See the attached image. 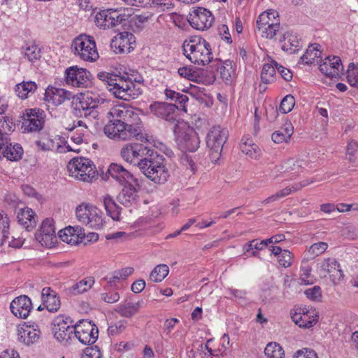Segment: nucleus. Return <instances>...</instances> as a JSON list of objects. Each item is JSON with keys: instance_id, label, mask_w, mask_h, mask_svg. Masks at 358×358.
I'll return each mask as SVG.
<instances>
[{"instance_id": "nucleus-9", "label": "nucleus", "mask_w": 358, "mask_h": 358, "mask_svg": "<svg viewBox=\"0 0 358 358\" xmlns=\"http://www.w3.org/2000/svg\"><path fill=\"white\" fill-rule=\"evenodd\" d=\"M228 138V131L220 126L210 129L206 136V145L210 150L211 162L216 164L220 158L224 144Z\"/></svg>"}, {"instance_id": "nucleus-38", "label": "nucleus", "mask_w": 358, "mask_h": 358, "mask_svg": "<svg viewBox=\"0 0 358 358\" xmlns=\"http://www.w3.org/2000/svg\"><path fill=\"white\" fill-rule=\"evenodd\" d=\"M266 358H285V351L282 347L276 342L268 343L264 349Z\"/></svg>"}, {"instance_id": "nucleus-44", "label": "nucleus", "mask_w": 358, "mask_h": 358, "mask_svg": "<svg viewBox=\"0 0 358 358\" xmlns=\"http://www.w3.org/2000/svg\"><path fill=\"white\" fill-rule=\"evenodd\" d=\"M274 20H279L278 13L275 10H268L267 12L261 13L257 20V24L273 25Z\"/></svg>"}, {"instance_id": "nucleus-11", "label": "nucleus", "mask_w": 358, "mask_h": 358, "mask_svg": "<svg viewBox=\"0 0 358 358\" xmlns=\"http://www.w3.org/2000/svg\"><path fill=\"white\" fill-rule=\"evenodd\" d=\"M179 149L182 152H195L200 144L196 132L191 128H182L178 124L173 127Z\"/></svg>"}, {"instance_id": "nucleus-56", "label": "nucleus", "mask_w": 358, "mask_h": 358, "mask_svg": "<svg viewBox=\"0 0 358 358\" xmlns=\"http://www.w3.org/2000/svg\"><path fill=\"white\" fill-rule=\"evenodd\" d=\"M292 253L288 250H283L282 253L278 257L279 264L284 268H287L292 265Z\"/></svg>"}, {"instance_id": "nucleus-52", "label": "nucleus", "mask_w": 358, "mask_h": 358, "mask_svg": "<svg viewBox=\"0 0 358 358\" xmlns=\"http://www.w3.org/2000/svg\"><path fill=\"white\" fill-rule=\"evenodd\" d=\"M267 246L266 241L262 240L260 242H257V240H252L244 245L243 250L244 254L250 252L251 250L255 249L257 252L262 250L264 247Z\"/></svg>"}, {"instance_id": "nucleus-24", "label": "nucleus", "mask_w": 358, "mask_h": 358, "mask_svg": "<svg viewBox=\"0 0 358 358\" xmlns=\"http://www.w3.org/2000/svg\"><path fill=\"white\" fill-rule=\"evenodd\" d=\"M320 71L326 76L336 78L343 69L341 59L339 57H327L319 66Z\"/></svg>"}, {"instance_id": "nucleus-17", "label": "nucleus", "mask_w": 358, "mask_h": 358, "mask_svg": "<svg viewBox=\"0 0 358 358\" xmlns=\"http://www.w3.org/2000/svg\"><path fill=\"white\" fill-rule=\"evenodd\" d=\"M153 150L141 143H127L121 149L120 155L125 162L131 164L135 159L147 158Z\"/></svg>"}, {"instance_id": "nucleus-15", "label": "nucleus", "mask_w": 358, "mask_h": 358, "mask_svg": "<svg viewBox=\"0 0 358 358\" xmlns=\"http://www.w3.org/2000/svg\"><path fill=\"white\" fill-rule=\"evenodd\" d=\"M178 107L175 104L165 102L155 101L151 103L147 109L148 113H152L157 117H160L167 122L173 125L178 124L176 120V109Z\"/></svg>"}, {"instance_id": "nucleus-25", "label": "nucleus", "mask_w": 358, "mask_h": 358, "mask_svg": "<svg viewBox=\"0 0 358 358\" xmlns=\"http://www.w3.org/2000/svg\"><path fill=\"white\" fill-rule=\"evenodd\" d=\"M43 306L52 313L57 312L61 306L60 299L51 287H44L41 291Z\"/></svg>"}, {"instance_id": "nucleus-62", "label": "nucleus", "mask_w": 358, "mask_h": 358, "mask_svg": "<svg viewBox=\"0 0 358 358\" xmlns=\"http://www.w3.org/2000/svg\"><path fill=\"white\" fill-rule=\"evenodd\" d=\"M293 358H318V357L314 350L305 348L297 350Z\"/></svg>"}, {"instance_id": "nucleus-3", "label": "nucleus", "mask_w": 358, "mask_h": 358, "mask_svg": "<svg viewBox=\"0 0 358 358\" xmlns=\"http://www.w3.org/2000/svg\"><path fill=\"white\" fill-rule=\"evenodd\" d=\"M97 77L117 99L130 101L137 99L141 94V91L133 85L127 73L117 75L100 72Z\"/></svg>"}, {"instance_id": "nucleus-47", "label": "nucleus", "mask_w": 358, "mask_h": 358, "mask_svg": "<svg viewBox=\"0 0 358 358\" xmlns=\"http://www.w3.org/2000/svg\"><path fill=\"white\" fill-rule=\"evenodd\" d=\"M275 74V66L272 64H265L262 67L261 80L264 84L271 83L274 80Z\"/></svg>"}, {"instance_id": "nucleus-18", "label": "nucleus", "mask_w": 358, "mask_h": 358, "mask_svg": "<svg viewBox=\"0 0 358 358\" xmlns=\"http://www.w3.org/2000/svg\"><path fill=\"white\" fill-rule=\"evenodd\" d=\"M35 238L42 245L50 247L56 242L54 220L51 218L44 220L40 229L36 232Z\"/></svg>"}, {"instance_id": "nucleus-2", "label": "nucleus", "mask_w": 358, "mask_h": 358, "mask_svg": "<svg viewBox=\"0 0 358 358\" xmlns=\"http://www.w3.org/2000/svg\"><path fill=\"white\" fill-rule=\"evenodd\" d=\"M109 176L123 186L122 191L117 196L118 202L126 207L136 203L138 199V195L132 182L139 187L138 180L123 166L117 163H112L108 166L106 173L102 176V178L106 180Z\"/></svg>"}, {"instance_id": "nucleus-26", "label": "nucleus", "mask_w": 358, "mask_h": 358, "mask_svg": "<svg viewBox=\"0 0 358 358\" xmlns=\"http://www.w3.org/2000/svg\"><path fill=\"white\" fill-rule=\"evenodd\" d=\"M17 218L19 224L27 231H32L36 227L38 222L35 212L28 207L20 208L17 213Z\"/></svg>"}, {"instance_id": "nucleus-10", "label": "nucleus", "mask_w": 358, "mask_h": 358, "mask_svg": "<svg viewBox=\"0 0 358 358\" xmlns=\"http://www.w3.org/2000/svg\"><path fill=\"white\" fill-rule=\"evenodd\" d=\"M76 214L80 222L90 228L99 229L103 226V213L94 206L80 205L76 208Z\"/></svg>"}, {"instance_id": "nucleus-57", "label": "nucleus", "mask_w": 358, "mask_h": 358, "mask_svg": "<svg viewBox=\"0 0 358 358\" xmlns=\"http://www.w3.org/2000/svg\"><path fill=\"white\" fill-rule=\"evenodd\" d=\"M152 3L159 11L171 10L174 6L171 0H153Z\"/></svg>"}, {"instance_id": "nucleus-28", "label": "nucleus", "mask_w": 358, "mask_h": 358, "mask_svg": "<svg viewBox=\"0 0 358 358\" xmlns=\"http://www.w3.org/2000/svg\"><path fill=\"white\" fill-rule=\"evenodd\" d=\"M40 331L31 329L30 326L23 325L18 328V341L26 345H30L36 343L39 338Z\"/></svg>"}, {"instance_id": "nucleus-61", "label": "nucleus", "mask_w": 358, "mask_h": 358, "mask_svg": "<svg viewBox=\"0 0 358 358\" xmlns=\"http://www.w3.org/2000/svg\"><path fill=\"white\" fill-rule=\"evenodd\" d=\"M4 202L11 208H16L20 203V199L14 193H7L4 196Z\"/></svg>"}, {"instance_id": "nucleus-37", "label": "nucleus", "mask_w": 358, "mask_h": 358, "mask_svg": "<svg viewBox=\"0 0 358 358\" xmlns=\"http://www.w3.org/2000/svg\"><path fill=\"white\" fill-rule=\"evenodd\" d=\"M308 185L307 182H301L300 183L299 185H296V186H293L292 188L291 187H287L284 189H282V190L276 192L275 194L268 196V198H266V199H264V201H262V203L263 204H268V203H270L271 202H274L281 198H283L287 195H289L292 191V189L295 191L301 189L302 187H305Z\"/></svg>"}, {"instance_id": "nucleus-51", "label": "nucleus", "mask_w": 358, "mask_h": 358, "mask_svg": "<svg viewBox=\"0 0 358 358\" xmlns=\"http://www.w3.org/2000/svg\"><path fill=\"white\" fill-rule=\"evenodd\" d=\"M295 105V99L294 97L291 95L288 94L286 95L282 100L281 101L279 110L282 113H289L294 108Z\"/></svg>"}, {"instance_id": "nucleus-40", "label": "nucleus", "mask_w": 358, "mask_h": 358, "mask_svg": "<svg viewBox=\"0 0 358 358\" xmlns=\"http://www.w3.org/2000/svg\"><path fill=\"white\" fill-rule=\"evenodd\" d=\"M273 25L257 24L258 30L262 32V36L266 38L272 39L280 29V20H274Z\"/></svg>"}, {"instance_id": "nucleus-32", "label": "nucleus", "mask_w": 358, "mask_h": 358, "mask_svg": "<svg viewBox=\"0 0 358 358\" xmlns=\"http://www.w3.org/2000/svg\"><path fill=\"white\" fill-rule=\"evenodd\" d=\"M241 151L252 159H257L261 155V150L259 146L253 143V141L247 137L241 139L240 144Z\"/></svg>"}, {"instance_id": "nucleus-50", "label": "nucleus", "mask_w": 358, "mask_h": 358, "mask_svg": "<svg viewBox=\"0 0 358 358\" xmlns=\"http://www.w3.org/2000/svg\"><path fill=\"white\" fill-rule=\"evenodd\" d=\"M328 248V245L325 242H318L313 244L308 250V254L310 258H315L324 252Z\"/></svg>"}, {"instance_id": "nucleus-35", "label": "nucleus", "mask_w": 358, "mask_h": 358, "mask_svg": "<svg viewBox=\"0 0 358 358\" xmlns=\"http://www.w3.org/2000/svg\"><path fill=\"white\" fill-rule=\"evenodd\" d=\"M94 283V280L93 278H86L75 283L69 290L73 295L80 294L90 289Z\"/></svg>"}, {"instance_id": "nucleus-29", "label": "nucleus", "mask_w": 358, "mask_h": 358, "mask_svg": "<svg viewBox=\"0 0 358 358\" xmlns=\"http://www.w3.org/2000/svg\"><path fill=\"white\" fill-rule=\"evenodd\" d=\"M280 42L282 43V50L289 54L295 53L299 50V41L297 36L292 32H285Z\"/></svg>"}, {"instance_id": "nucleus-23", "label": "nucleus", "mask_w": 358, "mask_h": 358, "mask_svg": "<svg viewBox=\"0 0 358 358\" xmlns=\"http://www.w3.org/2000/svg\"><path fill=\"white\" fill-rule=\"evenodd\" d=\"M10 308L15 316L25 319L32 309V303L27 296L21 295L12 301Z\"/></svg>"}, {"instance_id": "nucleus-36", "label": "nucleus", "mask_w": 358, "mask_h": 358, "mask_svg": "<svg viewBox=\"0 0 358 358\" xmlns=\"http://www.w3.org/2000/svg\"><path fill=\"white\" fill-rule=\"evenodd\" d=\"M319 48H320V45L317 43L312 44L309 46L305 54L301 57V62L308 65L313 64L315 58L321 56V51Z\"/></svg>"}, {"instance_id": "nucleus-1", "label": "nucleus", "mask_w": 358, "mask_h": 358, "mask_svg": "<svg viewBox=\"0 0 358 358\" xmlns=\"http://www.w3.org/2000/svg\"><path fill=\"white\" fill-rule=\"evenodd\" d=\"M115 119L110 121L103 129L105 134L116 141H129L141 132L140 117L132 108L120 106L114 108Z\"/></svg>"}, {"instance_id": "nucleus-4", "label": "nucleus", "mask_w": 358, "mask_h": 358, "mask_svg": "<svg viewBox=\"0 0 358 358\" xmlns=\"http://www.w3.org/2000/svg\"><path fill=\"white\" fill-rule=\"evenodd\" d=\"M137 166L148 178L157 184L164 183L170 176L165 164V158L155 150L147 158L141 159Z\"/></svg>"}, {"instance_id": "nucleus-31", "label": "nucleus", "mask_w": 358, "mask_h": 358, "mask_svg": "<svg viewBox=\"0 0 358 358\" xmlns=\"http://www.w3.org/2000/svg\"><path fill=\"white\" fill-rule=\"evenodd\" d=\"M294 132V127L291 122H286L272 134V140L275 143H287Z\"/></svg>"}, {"instance_id": "nucleus-33", "label": "nucleus", "mask_w": 358, "mask_h": 358, "mask_svg": "<svg viewBox=\"0 0 358 358\" xmlns=\"http://www.w3.org/2000/svg\"><path fill=\"white\" fill-rule=\"evenodd\" d=\"M103 203L107 215L113 220H120L122 208L115 202L113 197L110 195L104 196L103 198Z\"/></svg>"}, {"instance_id": "nucleus-55", "label": "nucleus", "mask_w": 358, "mask_h": 358, "mask_svg": "<svg viewBox=\"0 0 358 358\" xmlns=\"http://www.w3.org/2000/svg\"><path fill=\"white\" fill-rule=\"evenodd\" d=\"M148 20V16H144L143 15H135L130 20V26L135 30H141L143 28V24L146 22Z\"/></svg>"}, {"instance_id": "nucleus-12", "label": "nucleus", "mask_w": 358, "mask_h": 358, "mask_svg": "<svg viewBox=\"0 0 358 358\" xmlns=\"http://www.w3.org/2000/svg\"><path fill=\"white\" fill-rule=\"evenodd\" d=\"M73 331L75 324L70 317L60 315L54 319L52 332L57 341L63 344L69 343L73 339Z\"/></svg>"}, {"instance_id": "nucleus-22", "label": "nucleus", "mask_w": 358, "mask_h": 358, "mask_svg": "<svg viewBox=\"0 0 358 358\" xmlns=\"http://www.w3.org/2000/svg\"><path fill=\"white\" fill-rule=\"evenodd\" d=\"M44 99L48 103H52L54 106H59L66 101H71L72 103L76 101L75 95L64 89L57 88L55 87H48L45 90Z\"/></svg>"}, {"instance_id": "nucleus-42", "label": "nucleus", "mask_w": 358, "mask_h": 358, "mask_svg": "<svg viewBox=\"0 0 358 358\" xmlns=\"http://www.w3.org/2000/svg\"><path fill=\"white\" fill-rule=\"evenodd\" d=\"M37 86L34 82H23L15 86V91L21 99H26L29 92H34Z\"/></svg>"}, {"instance_id": "nucleus-41", "label": "nucleus", "mask_w": 358, "mask_h": 358, "mask_svg": "<svg viewBox=\"0 0 358 358\" xmlns=\"http://www.w3.org/2000/svg\"><path fill=\"white\" fill-rule=\"evenodd\" d=\"M110 9L99 12L95 16V22L97 27L102 29L112 28Z\"/></svg>"}, {"instance_id": "nucleus-39", "label": "nucleus", "mask_w": 358, "mask_h": 358, "mask_svg": "<svg viewBox=\"0 0 358 358\" xmlns=\"http://www.w3.org/2000/svg\"><path fill=\"white\" fill-rule=\"evenodd\" d=\"M22 52L31 62L39 59L41 57V48L34 43H27L22 48Z\"/></svg>"}, {"instance_id": "nucleus-27", "label": "nucleus", "mask_w": 358, "mask_h": 358, "mask_svg": "<svg viewBox=\"0 0 358 358\" xmlns=\"http://www.w3.org/2000/svg\"><path fill=\"white\" fill-rule=\"evenodd\" d=\"M306 308L300 309L299 313L292 315L293 322L300 327L310 328L317 322L318 316L313 312L305 310Z\"/></svg>"}, {"instance_id": "nucleus-34", "label": "nucleus", "mask_w": 358, "mask_h": 358, "mask_svg": "<svg viewBox=\"0 0 358 358\" xmlns=\"http://www.w3.org/2000/svg\"><path fill=\"white\" fill-rule=\"evenodd\" d=\"M23 149L18 143L12 145L10 141L9 144L2 150V157H6L8 160L16 162L22 158Z\"/></svg>"}, {"instance_id": "nucleus-64", "label": "nucleus", "mask_w": 358, "mask_h": 358, "mask_svg": "<svg viewBox=\"0 0 358 358\" xmlns=\"http://www.w3.org/2000/svg\"><path fill=\"white\" fill-rule=\"evenodd\" d=\"M101 299L106 303H113L120 299V294L117 292H109L101 294Z\"/></svg>"}, {"instance_id": "nucleus-45", "label": "nucleus", "mask_w": 358, "mask_h": 358, "mask_svg": "<svg viewBox=\"0 0 358 358\" xmlns=\"http://www.w3.org/2000/svg\"><path fill=\"white\" fill-rule=\"evenodd\" d=\"M221 78L226 82L230 81L232 75L234 73L233 62L231 60L224 61L218 68Z\"/></svg>"}, {"instance_id": "nucleus-19", "label": "nucleus", "mask_w": 358, "mask_h": 358, "mask_svg": "<svg viewBox=\"0 0 358 358\" xmlns=\"http://www.w3.org/2000/svg\"><path fill=\"white\" fill-rule=\"evenodd\" d=\"M318 266L320 275L325 278L327 274H329V278L334 284L343 278L340 264L335 259H324L322 262L318 264Z\"/></svg>"}, {"instance_id": "nucleus-53", "label": "nucleus", "mask_w": 358, "mask_h": 358, "mask_svg": "<svg viewBox=\"0 0 358 358\" xmlns=\"http://www.w3.org/2000/svg\"><path fill=\"white\" fill-rule=\"evenodd\" d=\"M178 73L180 75V76L187 78L189 80H197V75L192 68L187 66L180 67L178 69Z\"/></svg>"}, {"instance_id": "nucleus-58", "label": "nucleus", "mask_w": 358, "mask_h": 358, "mask_svg": "<svg viewBox=\"0 0 358 358\" xmlns=\"http://www.w3.org/2000/svg\"><path fill=\"white\" fill-rule=\"evenodd\" d=\"M311 268L309 266L301 268L300 274V283L301 285H310L313 283V279L310 278Z\"/></svg>"}, {"instance_id": "nucleus-60", "label": "nucleus", "mask_w": 358, "mask_h": 358, "mask_svg": "<svg viewBox=\"0 0 358 358\" xmlns=\"http://www.w3.org/2000/svg\"><path fill=\"white\" fill-rule=\"evenodd\" d=\"M304 293L307 298L313 301L319 300L322 296L321 289L319 286H314L312 288L307 289Z\"/></svg>"}, {"instance_id": "nucleus-43", "label": "nucleus", "mask_w": 358, "mask_h": 358, "mask_svg": "<svg viewBox=\"0 0 358 358\" xmlns=\"http://www.w3.org/2000/svg\"><path fill=\"white\" fill-rule=\"evenodd\" d=\"M169 268L166 264H159L152 271L150 278L155 282H162L169 274Z\"/></svg>"}, {"instance_id": "nucleus-46", "label": "nucleus", "mask_w": 358, "mask_h": 358, "mask_svg": "<svg viewBox=\"0 0 358 358\" xmlns=\"http://www.w3.org/2000/svg\"><path fill=\"white\" fill-rule=\"evenodd\" d=\"M73 231L74 229H73V227H68L64 229L59 230L58 232V236L62 241L66 242L68 244L75 245L79 242L77 236L73 235V234L71 232Z\"/></svg>"}, {"instance_id": "nucleus-5", "label": "nucleus", "mask_w": 358, "mask_h": 358, "mask_svg": "<svg viewBox=\"0 0 358 358\" xmlns=\"http://www.w3.org/2000/svg\"><path fill=\"white\" fill-rule=\"evenodd\" d=\"M184 55L192 63L206 65L213 60L211 46L204 38L194 36L182 44Z\"/></svg>"}, {"instance_id": "nucleus-63", "label": "nucleus", "mask_w": 358, "mask_h": 358, "mask_svg": "<svg viewBox=\"0 0 358 358\" xmlns=\"http://www.w3.org/2000/svg\"><path fill=\"white\" fill-rule=\"evenodd\" d=\"M126 324L124 321H120L114 325H110L108 329V334L113 336L122 332L126 328Z\"/></svg>"}, {"instance_id": "nucleus-16", "label": "nucleus", "mask_w": 358, "mask_h": 358, "mask_svg": "<svg viewBox=\"0 0 358 358\" xmlns=\"http://www.w3.org/2000/svg\"><path fill=\"white\" fill-rule=\"evenodd\" d=\"M187 20L193 28L203 31L212 26L214 17L208 10L199 7L189 13Z\"/></svg>"}, {"instance_id": "nucleus-6", "label": "nucleus", "mask_w": 358, "mask_h": 358, "mask_svg": "<svg viewBox=\"0 0 358 358\" xmlns=\"http://www.w3.org/2000/svg\"><path fill=\"white\" fill-rule=\"evenodd\" d=\"M105 100L103 94L89 91L81 98L77 97L76 101L73 102V114L77 117H85L89 120L95 119L98 116L95 108L103 103Z\"/></svg>"}, {"instance_id": "nucleus-54", "label": "nucleus", "mask_w": 358, "mask_h": 358, "mask_svg": "<svg viewBox=\"0 0 358 358\" xmlns=\"http://www.w3.org/2000/svg\"><path fill=\"white\" fill-rule=\"evenodd\" d=\"M111 13V21L112 28L115 27L116 26L123 23L125 22V16L124 14H121L120 9H110Z\"/></svg>"}, {"instance_id": "nucleus-7", "label": "nucleus", "mask_w": 358, "mask_h": 358, "mask_svg": "<svg viewBox=\"0 0 358 358\" xmlns=\"http://www.w3.org/2000/svg\"><path fill=\"white\" fill-rule=\"evenodd\" d=\"M71 48L74 55L84 61L94 62L99 57L94 38L87 34H80L75 38Z\"/></svg>"}, {"instance_id": "nucleus-30", "label": "nucleus", "mask_w": 358, "mask_h": 358, "mask_svg": "<svg viewBox=\"0 0 358 358\" xmlns=\"http://www.w3.org/2000/svg\"><path fill=\"white\" fill-rule=\"evenodd\" d=\"M144 305V301L140 300L136 303L125 302L120 304L116 311L122 317H131L139 312V310Z\"/></svg>"}, {"instance_id": "nucleus-8", "label": "nucleus", "mask_w": 358, "mask_h": 358, "mask_svg": "<svg viewBox=\"0 0 358 358\" xmlns=\"http://www.w3.org/2000/svg\"><path fill=\"white\" fill-rule=\"evenodd\" d=\"M67 169L71 177L83 182H91L97 175L93 162L84 157L72 159L67 165Z\"/></svg>"}, {"instance_id": "nucleus-20", "label": "nucleus", "mask_w": 358, "mask_h": 358, "mask_svg": "<svg viewBox=\"0 0 358 358\" xmlns=\"http://www.w3.org/2000/svg\"><path fill=\"white\" fill-rule=\"evenodd\" d=\"M66 73V82L76 87H87L90 83V72L84 69H78L77 66H71L67 69Z\"/></svg>"}, {"instance_id": "nucleus-21", "label": "nucleus", "mask_w": 358, "mask_h": 358, "mask_svg": "<svg viewBox=\"0 0 358 358\" xmlns=\"http://www.w3.org/2000/svg\"><path fill=\"white\" fill-rule=\"evenodd\" d=\"M136 38L133 34L124 31L114 37L110 45L115 49L116 53H129L134 48Z\"/></svg>"}, {"instance_id": "nucleus-48", "label": "nucleus", "mask_w": 358, "mask_h": 358, "mask_svg": "<svg viewBox=\"0 0 358 358\" xmlns=\"http://www.w3.org/2000/svg\"><path fill=\"white\" fill-rule=\"evenodd\" d=\"M9 219L7 216H0V246L8 238Z\"/></svg>"}, {"instance_id": "nucleus-59", "label": "nucleus", "mask_w": 358, "mask_h": 358, "mask_svg": "<svg viewBox=\"0 0 358 358\" xmlns=\"http://www.w3.org/2000/svg\"><path fill=\"white\" fill-rule=\"evenodd\" d=\"M82 358H102V355L99 348L95 345L85 348Z\"/></svg>"}, {"instance_id": "nucleus-13", "label": "nucleus", "mask_w": 358, "mask_h": 358, "mask_svg": "<svg viewBox=\"0 0 358 358\" xmlns=\"http://www.w3.org/2000/svg\"><path fill=\"white\" fill-rule=\"evenodd\" d=\"M22 129L24 132H36L41 131L45 123V114L40 108H29L23 113Z\"/></svg>"}, {"instance_id": "nucleus-49", "label": "nucleus", "mask_w": 358, "mask_h": 358, "mask_svg": "<svg viewBox=\"0 0 358 358\" xmlns=\"http://www.w3.org/2000/svg\"><path fill=\"white\" fill-rule=\"evenodd\" d=\"M348 83L352 86L358 87V64L353 63L349 64L347 71Z\"/></svg>"}, {"instance_id": "nucleus-14", "label": "nucleus", "mask_w": 358, "mask_h": 358, "mask_svg": "<svg viewBox=\"0 0 358 358\" xmlns=\"http://www.w3.org/2000/svg\"><path fill=\"white\" fill-rule=\"evenodd\" d=\"M73 332V339H78L84 345L93 344L98 338V328L94 324L87 320H82L78 324H76Z\"/></svg>"}]
</instances>
